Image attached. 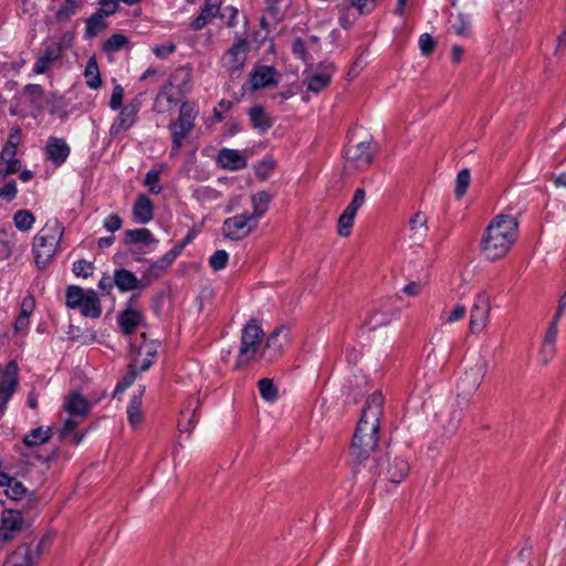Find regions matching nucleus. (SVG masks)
<instances>
[{"label":"nucleus","mask_w":566,"mask_h":566,"mask_svg":"<svg viewBox=\"0 0 566 566\" xmlns=\"http://www.w3.org/2000/svg\"><path fill=\"white\" fill-rule=\"evenodd\" d=\"M376 145L371 140H364L356 144L349 142L345 149L344 155L348 161H352L357 168H367L376 154Z\"/></svg>","instance_id":"9"},{"label":"nucleus","mask_w":566,"mask_h":566,"mask_svg":"<svg viewBox=\"0 0 566 566\" xmlns=\"http://www.w3.org/2000/svg\"><path fill=\"white\" fill-rule=\"evenodd\" d=\"M428 219L424 212H416L408 221L409 238L416 243L421 244L428 234Z\"/></svg>","instance_id":"24"},{"label":"nucleus","mask_w":566,"mask_h":566,"mask_svg":"<svg viewBox=\"0 0 566 566\" xmlns=\"http://www.w3.org/2000/svg\"><path fill=\"white\" fill-rule=\"evenodd\" d=\"M81 8V0H64L55 12V19L59 22H66L75 15Z\"/></svg>","instance_id":"42"},{"label":"nucleus","mask_w":566,"mask_h":566,"mask_svg":"<svg viewBox=\"0 0 566 566\" xmlns=\"http://www.w3.org/2000/svg\"><path fill=\"white\" fill-rule=\"evenodd\" d=\"M18 193V187L15 181H9L0 188V198L7 202H11Z\"/></svg>","instance_id":"59"},{"label":"nucleus","mask_w":566,"mask_h":566,"mask_svg":"<svg viewBox=\"0 0 566 566\" xmlns=\"http://www.w3.org/2000/svg\"><path fill=\"white\" fill-rule=\"evenodd\" d=\"M140 106L142 101L138 97H135L124 107H122L119 114L111 125L109 134L112 136H116L123 132L128 130L135 124Z\"/></svg>","instance_id":"13"},{"label":"nucleus","mask_w":566,"mask_h":566,"mask_svg":"<svg viewBox=\"0 0 566 566\" xmlns=\"http://www.w3.org/2000/svg\"><path fill=\"white\" fill-rule=\"evenodd\" d=\"M18 149L3 147L0 153V179L6 180L8 176L18 172L21 168V161L17 156Z\"/></svg>","instance_id":"25"},{"label":"nucleus","mask_w":566,"mask_h":566,"mask_svg":"<svg viewBox=\"0 0 566 566\" xmlns=\"http://www.w3.org/2000/svg\"><path fill=\"white\" fill-rule=\"evenodd\" d=\"M365 201H366V191L363 188H358L355 190L350 202L348 203V206L345 208L344 211L355 218L357 214V211L364 206Z\"/></svg>","instance_id":"45"},{"label":"nucleus","mask_w":566,"mask_h":566,"mask_svg":"<svg viewBox=\"0 0 566 566\" xmlns=\"http://www.w3.org/2000/svg\"><path fill=\"white\" fill-rule=\"evenodd\" d=\"M65 409L73 416H85L88 411L87 401L80 395L73 394L65 403Z\"/></svg>","instance_id":"41"},{"label":"nucleus","mask_w":566,"mask_h":566,"mask_svg":"<svg viewBox=\"0 0 566 566\" xmlns=\"http://www.w3.org/2000/svg\"><path fill=\"white\" fill-rule=\"evenodd\" d=\"M220 9L221 0H205L200 13L190 22V28L195 31L202 30L219 14Z\"/></svg>","instance_id":"20"},{"label":"nucleus","mask_w":566,"mask_h":566,"mask_svg":"<svg viewBox=\"0 0 566 566\" xmlns=\"http://www.w3.org/2000/svg\"><path fill=\"white\" fill-rule=\"evenodd\" d=\"M436 48V41L429 33H422L419 38V49L422 55H430Z\"/></svg>","instance_id":"56"},{"label":"nucleus","mask_w":566,"mask_h":566,"mask_svg":"<svg viewBox=\"0 0 566 566\" xmlns=\"http://www.w3.org/2000/svg\"><path fill=\"white\" fill-rule=\"evenodd\" d=\"M98 4L99 7L94 13L104 20L113 15L118 9L117 0H99Z\"/></svg>","instance_id":"52"},{"label":"nucleus","mask_w":566,"mask_h":566,"mask_svg":"<svg viewBox=\"0 0 566 566\" xmlns=\"http://www.w3.org/2000/svg\"><path fill=\"white\" fill-rule=\"evenodd\" d=\"M264 333L258 321L252 318L242 329L241 345L235 360V368L247 366L259 352Z\"/></svg>","instance_id":"6"},{"label":"nucleus","mask_w":566,"mask_h":566,"mask_svg":"<svg viewBox=\"0 0 566 566\" xmlns=\"http://www.w3.org/2000/svg\"><path fill=\"white\" fill-rule=\"evenodd\" d=\"M384 397L381 392L370 395L364 406L360 419L350 446V458L355 474L366 469L370 478L378 476L399 484L409 473V463L399 457L389 459L376 451L378 431L382 416Z\"/></svg>","instance_id":"1"},{"label":"nucleus","mask_w":566,"mask_h":566,"mask_svg":"<svg viewBox=\"0 0 566 566\" xmlns=\"http://www.w3.org/2000/svg\"><path fill=\"white\" fill-rule=\"evenodd\" d=\"M35 218L29 210H18L13 216V222L18 230L29 231L34 224Z\"/></svg>","instance_id":"44"},{"label":"nucleus","mask_w":566,"mask_h":566,"mask_svg":"<svg viewBox=\"0 0 566 566\" xmlns=\"http://www.w3.org/2000/svg\"><path fill=\"white\" fill-rule=\"evenodd\" d=\"M248 42L244 39L237 41L230 49H228L221 57L222 66L235 74L240 72L247 60Z\"/></svg>","instance_id":"14"},{"label":"nucleus","mask_w":566,"mask_h":566,"mask_svg":"<svg viewBox=\"0 0 566 566\" xmlns=\"http://www.w3.org/2000/svg\"><path fill=\"white\" fill-rule=\"evenodd\" d=\"M42 547L43 539L35 545H19L6 562L8 566H34L42 554Z\"/></svg>","instance_id":"11"},{"label":"nucleus","mask_w":566,"mask_h":566,"mask_svg":"<svg viewBox=\"0 0 566 566\" xmlns=\"http://www.w3.org/2000/svg\"><path fill=\"white\" fill-rule=\"evenodd\" d=\"M22 513L18 510H3L0 520V542L7 543L14 539L23 527Z\"/></svg>","instance_id":"10"},{"label":"nucleus","mask_w":566,"mask_h":566,"mask_svg":"<svg viewBox=\"0 0 566 566\" xmlns=\"http://www.w3.org/2000/svg\"><path fill=\"white\" fill-rule=\"evenodd\" d=\"M168 129L171 135L170 157H176L184 145V140L190 135L192 130L172 120H170L168 124Z\"/></svg>","instance_id":"30"},{"label":"nucleus","mask_w":566,"mask_h":566,"mask_svg":"<svg viewBox=\"0 0 566 566\" xmlns=\"http://www.w3.org/2000/svg\"><path fill=\"white\" fill-rule=\"evenodd\" d=\"M339 24L344 29H349L355 21L363 14L356 10V7L349 2L338 4Z\"/></svg>","instance_id":"35"},{"label":"nucleus","mask_w":566,"mask_h":566,"mask_svg":"<svg viewBox=\"0 0 566 566\" xmlns=\"http://www.w3.org/2000/svg\"><path fill=\"white\" fill-rule=\"evenodd\" d=\"M64 232L62 223L56 219H50L36 233L33 242L34 259L38 268H45L54 258Z\"/></svg>","instance_id":"3"},{"label":"nucleus","mask_w":566,"mask_h":566,"mask_svg":"<svg viewBox=\"0 0 566 566\" xmlns=\"http://www.w3.org/2000/svg\"><path fill=\"white\" fill-rule=\"evenodd\" d=\"M127 43V38L120 33H116L111 35L103 43V51L106 53H113L122 50L124 45Z\"/></svg>","instance_id":"47"},{"label":"nucleus","mask_w":566,"mask_h":566,"mask_svg":"<svg viewBox=\"0 0 566 566\" xmlns=\"http://www.w3.org/2000/svg\"><path fill=\"white\" fill-rule=\"evenodd\" d=\"M249 116L253 127L261 132L268 130L273 125L272 119L269 117L262 106H253L249 112Z\"/></svg>","instance_id":"36"},{"label":"nucleus","mask_w":566,"mask_h":566,"mask_svg":"<svg viewBox=\"0 0 566 566\" xmlns=\"http://www.w3.org/2000/svg\"><path fill=\"white\" fill-rule=\"evenodd\" d=\"M122 224L123 221L118 214H109L103 221V227L109 232L119 230Z\"/></svg>","instance_id":"60"},{"label":"nucleus","mask_w":566,"mask_h":566,"mask_svg":"<svg viewBox=\"0 0 566 566\" xmlns=\"http://www.w3.org/2000/svg\"><path fill=\"white\" fill-rule=\"evenodd\" d=\"M123 97H124V88L122 85L116 84L113 88L111 99H109V107L113 111H117L122 107L123 104Z\"/></svg>","instance_id":"58"},{"label":"nucleus","mask_w":566,"mask_h":566,"mask_svg":"<svg viewBox=\"0 0 566 566\" xmlns=\"http://www.w3.org/2000/svg\"><path fill=\"white\" fill-rule=\"evenodd\" d=\"M423 286L424 283L420 281H411L403 286L402 293L407 296L415 297L421 293Z\"/></svg>","instance_id":"62"},{"label":"nucleus","mask_w":566,"mask_h":566,"mask_svg":"<svg viewBox=\"0 0 566 566\" xmlns=\"http://www.w3.org/2000/svg\"><path fill=\"white\" fill-rule=\"evenodd\" d=\"M23 93L32 105H41L44 90L40 84H27L24 86Z\"/></svg>","instance_id":"48"},{"label":"nucleus","mask_w":566,"mask_h":566,"mask_svg":"<svg viewBox=\"0 0 566 566\" xmlns=\"http://www.w3.org/2000/svg\"><path fill=\"white\" fill-rule=\"evenodd\" d=\"M557 332L556 324L551 323L539 350V359L544 365H547L556 354Z\"/></svg>","instance_id":"28"},{"label":"nucleus","mask_w":566,"mask_h":566,"mask_svg":"<svg viewBox=\"0 0 566 566\" xmlns=\"http://www.w3.org/2000/svg\"><path fill=\"white\" fill-rule=\"evenodd\" d=\"M490 311L489 297L485 293L476 295L470 316V331L473 334L480 333L488 322Z\"/></svg>","instance_id":"16"},{"label":"nucleus","mask_w":566,"mask_h":566,"mask_svg":"<svg viewBox=\"0 0 566 566\" xmlns=\"http://www.w3.org/2000/svg\"><path fill=\"white\" fill-rule=\"evenodd\" d=\"M74 39H75V34L73 31H65L61 34L59 41L51 42V44L57 46L59 52L61 54H63V52L65 50H69L72 48Z\"/></svg>","instance_id":"55"},{"label":"nucleus","mask_w":566,"mask_h":566,"mask_svg":"<svg viewBox=\"0 0 566 566\" xmlns=\"http://www.w3.org/2000/svg\"><path fill=\"white\" fill-rule=\"evenodd\" d=\"M66 305L73 310H80L85 317L97 318L102 314V307L97 293L94 290H84L77 285L66 289Z\"/></svg>","instance_id":"5"},{"label":"nucleus","mask_w":566,"mask_h":566,"mask_svg":"<svg viewBox=\"0 0 566 566\" xmlns=\"http://www.w3.org/2000/svg\"><path fill=\"white\" fill-rule=\"evenodd\" d=\"M229 261V254L226 250L216 251L209 259V265L214 271L223 270Z\"/></svg>","instance_id":"53"},{"label":"nucleus","mask_w":566,"mask_h":566,"mask_svg":"<svg viewBox=\"0 0 566 566\" xmlns=\"http://www.w3.org/2000/svg\"><path fill=\"white\" fill-rule=\"evenodd\" d=\"M258 388L260 391V396L269 402H273L277 399V388L274 385L273 380L270 378H262L258 381Z\"/></svg>","instance_id":"43"},{"label":"nucleus","mask_w":566,"mask_h":566,"mask_svg":"<svg viewBox=\"0 0 566 566\" xmlns=\"http://www.w3.org/2000/svg\"><path fill=\"white\" fill-rule=\"evenodd\" d=\"M134 220L137 223H148L154 218V206L146 195H139L133 206Z\"/></svg>","instance_id":"26"},{"label":"nucleus","mask_w":566,"mask_h":566,"mask_svg":"<svg viewBox=\"0 0 566 566\" xmlns=\"http://www.w3.org/2000/svg\"><path fill=\"white\" fill-rule=\"evenodd\" d=\"M399 315L400 311L398 308L381 306L368 315L366 323L370 326V329H376L390 324L392 321L397 319Z\"/></svg>","instance_id":"21"},{"label":"nucleus","mask_w":566,"mask_h":566,"mask_svg":"<svg viewBox=\"0 0 566 566\" xmlns=\"http://www.w3.org/2000/svg\"><path fill=\"white\" fill-rule=\"evenodd\" d=\"M365 201H366V191L363 188H358L355 190L350 202L348 203V206L345 208L344 211L355 218L357 214V211L364 206Z\"/></svg>","instance_id":"46"},{"label":"nucleus","mask_w":566,"mask_h":566,"mask_svg":"<svg viewBox=\"0 0 566 566\" xmlns=\"http://www.w3.org/2000/svg\"><path fill=\"white\" fill-rule=\"evenodd\" d=\"M21 142V129L20 127H12L8 137L7 143L3 147L10 149H18V146Z\"/></svg>","instance_id":"63"},{"label":"nucleus","mask_w":566,"mask_h":566,"mask_svg":"<svg viewBox=\"0 0 566 566\" xmlns=\"http://www.w3.org/2000/svg\"><path fill=\"white\" fill-rule=\"evenodd\" d=\"M191 73L189 70L179 69L172 75L169 82L164 84L158 91L153 105V111L160 115L171 114L178 105L182 91L180 85L175 82L180 81L182 85L190 82Z\"/></svg>","instance_id":"4"},{"label":"nucleus","mask_w":566,"mask_h":566,"mask_svg":"<svg viewBox=\"0 0 566 566\" xmlns=\"http://www.w3.org/2000/svg\"><path fill=\"white\" fill-rule=\"evenodd\" d=\"M217 164L227 170L237 171L247 167L245 157L237 149L221 148L217 155Z\"/></svg>","instance_id":"19"},{"label":"nucleus","mask_w":566,"mask_h":566,"mask_svg":"<svg viewBox=\"0 0 566 566\" xmlns=\"http://www.w3.org/2000/svg\"><path fill=\"white\" fill-rule=\"evenodd\" d=\"M218 15L229 28H235L238 25L239 10L235 7L227 6L220 9Z\"/></svg>","instance_id":"51"},{"label":"nucleus","mask_w":566,"mask_h":566,"mask_svg":"<svg viewBox=\"0 0 566 566\" xmlns=\"http://www.w3.org/2000/svg\"><path fill=\"white\" fill-rule=\"evenodd\" d=\"M276 71L273 66L262 65L251 74V84L254 90L270 86L276 82Z\"/></svg>","instance_id":"29"},{"label":"nucleus","mask_w":566,"mask_h":566,"mask_svg":"<svg viewBox=\"0 0 566 566\" xmlns=\"http://www.w3.org/2000/svg\"><path fill=\"white\" fill-rule=\"evenodd\" d=\"M107 28L106 21L93 13L90 18L85 20V32L84 39L91 40L97 36L101 32H103Z\"/></svg>","instance_id":"40"},{"label":"nucleus","mask_w":566,"mask_h":566,"mask_svg":"<svg viewBox=\"0 0 566 566\" xmlns=\"http://www.w3.org/2000/svg\"><path fill=\"white\" fill-rule=\"evenodd\" d=\"M271 196L266 191H259L252 196L253 212L250 216L255 218L256 222L268 211Z\"/></svg>","instance_id":"38"},{"label":"nucleus","mask_w":566,"mask_h":566,"mask_svg":"<svg viewBox=\"0 0 566 566\" xmlns=\"http://www.w3.org/2000/svg\"><path fill=\"white\" fill-rule=\"evenodd\" d=\"M199 406L200 401L197 397H191L187 400L178 419V429L180 432H191L193 430L199 420V416L197 415Z\"/></svg>","instance_id":"18"},{"label":"nucleus","mask_w":566,"mask_h":566,"mask_svg":"<svg viewBox=\"0 0 566 566\" xmlns=\"http://www.w3.org/2000/svg\"><path fill=\"white\" fill-rule=\"evenodd\" d=\"M124 244L137 247L139 253H150L155 250L158 240L147 228L126 230L124 233Z\"/></svg>","instance_id":"12"},{"label":"nucleus","mask_w":566,"mask_h":566,"mask_svg":"<svg viewBox=\"0 0 566 566\" xmlns=\"http://www.w3.org/2000/svg\"><path fill=\"white\" fill-rule=\"evenodd\" d=\"M273 169L274 164L272 160H262L256 166L255 174L262 179H265Z\"/></svg>","instance_id":"64"},{"label":"nucleus","mask_w":566,"mask_h":566,"mask_svg":"<svg viewBox=\"0 0 566 566\" xmlns=\"http://www.w3.org/2000/svg\"><path fill=\"white\" fill-rule=\"evenodd\" d=\"M485 370V360L479 359L473 367L465 371L464 381L467 382V387L464 394L467 396H472L478 390L484 378Z\"/></svg>","instance_id":"22"},{"label":"nucleus","mask_w":566,"mask_h":566,"mask_svg":"<svg viewBox=\"0 0 566 566\" xmlns=\"http://www.w3.org/2000/svg\"><path fill=\"white\" fill-rule=\"evenodd\" d=\"M52 437V431L50 427L43 428L39 427L32 429L29 433H27L23 438V443L27 447H35L46 443Z\"/></svg>","instance_id":"37"},{"label":"nucleus","mask_w":566,"mask_h":566,"mask_svg":"<svg viewBox=\"0 0 566 566\" xmlns=\"http://www.w3.org/2000/svg\"><path fill=\"white\" fill-rule=\"evenodd\" d=\"M27 493L25 486L19 482L13 480L9 488L6 490V494L12 500H20Z\"/></svg>","instance_id":"57"},{"label":"nucleus","mask_w":566,"mask_h":566,"mask_svg":"<svg viewBox=\"0 0 566 566\" xmlns=\"http://www.w3.org/2000/svg\"><path fill=\"white\" fill-rule=\"evenodd\" d=\"M115 286L122 292H129L134 290H143L140 279L129 270L118 269L114 272Z\"/></svg>","instance_id":"27"},{"label":"nucleus","mask_w":566,"mask_h":566,"mask_svg":"<svg viewBox=\"0 0 566 566\" xmlns=\"http://www.w3.org/2000/svg\"><path fill=\"white\" fill-rule=\"evenodd\" d=\"M199 112L196 105L191 102H182L179 107V114L177 119H172V122L187 127L188 129L193 130L195 120L198 116Z\"/></svg>","instance_id":"33"},{"label":"nucleus","mask_w":566,"mask_h":566,"mask_svg":"<svg viewBox=\"0 0 566 566\" xmlns=\"http://www.w3.org/2000/svg\"><path fill=\"white\" fill-rule=\"evenodd\" d=\"M136 374L134 370H130L127 375H125L116 385L114 394L124 392L135 381Z\"/></svg>","instance_id":"61"},{"label":"nucleus","mask_w":566,"mask_h":566,"mask_svg":"<svg viewBox=\"0 0 566 566\" xmlns=\"http://www.w3.org/2000/svg\"><path fill=\"white\" fill-rule=\"evenodd\" d=\"M355 218L349 213L343 211V213L338 218L337 222V232L340 237L347 238L352 233V229L354 226Z\"/></svg>","instance_id":"50"},{"label":"nucleus","mask_w":566,"mask_h":566,"mask_svg":"<svg viewBox=\"0 0 566 566\" xmlns=\"http://www.w3.org/2000/svg\"><path fill=\"white\" fill-rule=\"evenodd\" d=\"M332 72L333 71L329 67H326L324 70L308 74L306 77L307 90L314 93H318L327 87L331 83Z\"/></svg>","instance_id":"32"},{"label":"nucleus","mask_w":566,"mask_h":566,"mask_svg":"<svg viewBox=\"0 0 566 566\" xmlns=\"http://www.w3.org/2000/svg\"><path fill=\"white\" fill-rule=\"evenodd\" d=\"M256 226L255 218L244 212L227 218L222 223V233L231 240H241L248 237Z\"/></svg>","instance_id":"7"},{"label":"nucleus","mask_w":566,"mask_h":566,"mask_svg":"<svg viewBox=\"0 0 566 566\" xmlns=\"http://www.w3.org/2000/svg\"><path fill=\"white\" fill-rule=\"evenodd\" d=\"M291 340V331L287 325L276 327L268 337L264 348L261 352V358L266 361H273L279 358Z\"/></svg>","instance_id":"8"},{"label":"nucleus","mask_w":566,"mask_h":566,"mask_svg":"<svg viewBox=\"0 0 566 566\" xmlns=\"http://www.w3.org/2000/svg\"><path fill=\"white\" fill-rule=\"evenodd\" d=\"M84 76L86 80V85L90 88L96 90L102 85L101 74L97 61L95 56H92L85 66Z\"/></svg>","instance_id":"39"},{"label":"nucleus","mask_w":566,"mask_h":566,"mask_svg":"<svg viewBox=\"0 0 566 566\" xmlns=\"http://www.w3.org/2000/svg\"><path fill=\"white\" fill-rule=\"evenodd\" d=\"M61 57L62 54L59 52V48L49 43L36 59L32 70L33 73L38 75L46 73Z\"/></svg>","instance_id":"23"},{"label":"nucleus","mask_w":566,"mask_h":566,"mask_svg":"<svg viewBox=\"0 0 566 566\" xmlns=\"http://www.w3.org/2000/svg\"><path fill=\"white\" fill-rule=\"evenodd\" d=\"M48 159L56 167L62 166L71 154V148L64 138L51 136L45 146Z\"/></svg>","instance_id":"17"},{"label":"nucleus","mask_w":566,"mask_h":566,"mask_svg":"<svg viewBox=\"0 0 566 566\" xmlns=\"http://www.w3.org/2000/svg\"><path fill=\"white\" fill-rule=\"evenodd\" d=\"M178 258V251H168L143 272L140 283L146 289L153 281L159 279Z\"/></svg>","instance_id":"15"},{"label":"nucleus","mask_w":566,"mask_h":566,"mask_svg":"<svg viewBox=\"0 0 566 566\" xmlns=\"http://www.w3.org/2000/svg\"><path fill=\"white\" fill-rule=\"evenodd\" d=\"M517 237V220L512 216H496L486 227L481 249L489 260L506 255Z\"/></svg>","instance_id":"2"},{"label":"nucleus","mask_w":566,"mask_h":566,"mask_svg":"<svg viewBox=\"0 0 566 566\" xmlns=\"http://www.w3.org/2000/svg\"><path fill=\"white\" fill-rule=\"evenodd\" d=\"M160 181V170L150 169L145 176V186L148 187L150 193L158 195L161 192L163 187Z\"/></svg>","instance_id":"49"},{"label":"nucleus","mask_w":566,"mask_h":566,"mask_svg":"<svg viewBox=\"0 0 566 566\" xmlns=\"http://www.w3.org/2000/svg\"><path fill=\"white\" fill-rule=\"evenodd\" d=\"M144 388L139 390L138 394L133 395L130 398L129 405L127 407V418L134 428L140 424L144 420L143 411H142V397L144 394Z\"/></svg>","instance_id":"34"},{"label":"nucleus","mask_w":566,"mask_h":566,"mask_svg":"<svg viewBox=\"0 0 566 566\" xmlns=\"http://www.w3.org/2000/svg\"><path fill=\"white\" fill-rule=\"evenodd\" d=\"M143 321V314L139 311L127 308L118 316V324L124 334L130 335Z\"/></svg>","instance_id":"31"},{"label":"nucleus","mask_w":566,"mask_h":566,"mask_svg":"<svg viewBox=\"0 0 566 566\" xmlns=\"http://www.w3.org/2000/svg\"><path fill=\"white\" fill-rule=\"evenodd\" d=\"M94 265L86 260H77L73 263V273L76 276L87 279L93 274Z\"/></svg>","instance_id":"54"}]
</instances>
